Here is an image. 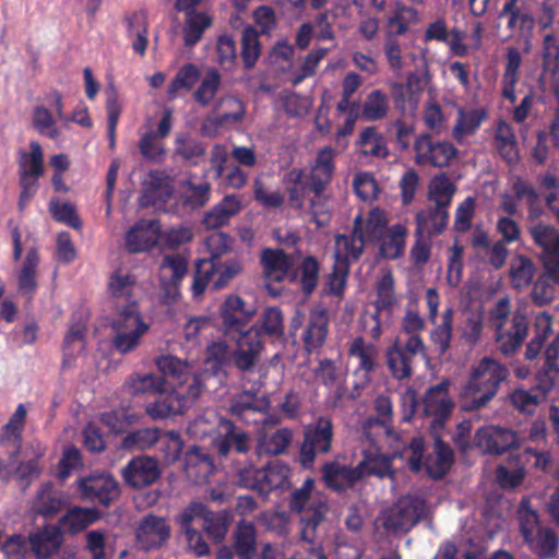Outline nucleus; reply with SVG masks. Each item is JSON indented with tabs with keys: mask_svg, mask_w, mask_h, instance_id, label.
<instances>
[{
	"mask_svg": "<svg viewBox=\"0 0 559 559\" xmlns=\"http://www.w3.org/2000/svg\"><path fill=\"white\" fill-rule=\"evenodd\" d=\"M366 240L355 227L350 235H337L335 237L334 259L337 263L349 265L352 261H356L364 252Z\"/></svg>",
	"mask_w": 559,
	"mask_h": 559,
	"instance_id": "nucleus-36",
	"label": "nucleus"
},
{
	"mask_svg": "<svg viewBox=\"0 0 559 559\" xmlns=\"http://www.w3.org/2000/svg\"><path fill=\"white\" fill-rule=\"evenodd\" d=\"M128 36L134 38L132 48L140 55H144L147 47V23L142 12H134L124 17Z\"/></svg>",
	"mask_w": 559,
	"mask_h": 559,
	"instance_id": "nucleus-52",
	"label": "nucleus"
},
{
	"mask_svg": "<svg viewBox=\"0 0 559 559\" xmlns=\"http://www.w3.org/2000/svg\"><path fill=\"white\" fill-rule=\"evenodd\" d=\"M474 442L476 448L483 453L488 454H501L512 448L519 447L516 433L500 426L479 428L475 433Z\"/></svg>",
	"mask_w": 559,
	"mask_h": 559,
	"instance_id": "nucleus-19",
	"label": "nucleus"
},
{
	"mask_svg": "<svg viewBox=\"0 0 559 559\" xmlns=\"http://www.w3.org/2000/svg\"><path fill=\"white\" fill-rule=\"evenodd\" d=\"M260 263L265 281L280 283L290 275L295 261L282 249L265 248L261 251Z\"/></svg>",
	"mask_w": 559,
	"mask_h": 559,
	"instance_id": "nucleus-25",
	"label": "nucleus"
},
{
	"mask_svg": "<svg viewBox=\"0 0 559 559\" xmlns=\"http://www.w3.org/2000/svg\"><path fill=\"white\" fill-rule=\"evenodd\" d=\"M162 438L158 428H142L129 432L122 440L126 450H145L153 447Z\"/></svg>",
	"mask_w": 559,
	"mask_h": 559,
	"instance_id": "nucleus-61",
	"label": "nucleus"
},
{
	"mask_svg": "<svg viewBox=\"0 0 559 559\" xmlns=\"http://www.w3.org/2000/svg\"><path fill=\"white\" fill-rule=\"evenodd\" d=\"M229 421L219 417L214 411L206 409L189 423L187 432L197 439H203L207 436H221L223 433V424Z\"/></svg>",
	"mask_w": 559,
	"mask_h": 559,
	"instance_id": "nucleus-45",
	"label": "nucleus"
},
{
	"mask_svg": "<svg viewBox=\"0 0 559 559\" xmlns=\"http://www.w3.org/2000/svg\"><path fill=\"white\" fill-rule=\"evenodd\" d=\"M160 286L165 290L167 297L175 299L178 292V284L182 281L188 272V261L181 254H167L163 258L159 266Z\"/></svg>",
	"mask_w": 559,
	"mask_h": 559,
	"instance_id": "nucleus-27",
	"label": "nucleus"
},
{
	"mask_svg": "<svg viewBox=\"0 0 559 559\" xmlns=\"http://www.w3.org/2000/svg\"><path fill=\"white\" fill-rule=\"evenodd\" d=\"M237 344L233 353L235 366L241 371H252L259 362L263 343L260 336V329L258 325H251L246 334L231 336Z\"/></svg>",
	"mask_w": 559,
	"mask_h": 559,
	"instance_id": "nucleus-17",
	"label": "nucleus"
},
{
	"mask_svg": "<svg viewBox=\"0 0 559 559\" xmlns=\"http://www.w3.org/2000/svg\"><path fill=\"white\" fill-rule=\"evenodd\" d=\"M378 442H372L364 438L365 442H368V448L362 450L364 460L358 464V468L361 472V477L374 475L378 477H385L392 474L391 456L382 453V449L385 444L392 445L393 441L397 439H386L383 437L373 436Z\"/></svg>",
	"mask_w": 559,
	"mask_h": 559,
	"instance_id": "nucleus-20",
	"label": "nucleus"
},
{
	"mask_svg": "<svg viewBox=\"0 0 559 559\" xmlns=\"http://www.w3.org/2000/svg\"><path fill=\"white\" fill-rule=\"evenodd\" d=\"M424 499L405 496L399 499L383 515V526L393 532H408L426 513Z\"/></svg>",
	"mask_w": 559,
	"mask_h": 559,
	"instance_id": "nucleus-13",
	"label": "nucleus"
},
{
	"mask_svg": "<svg viewBox=\"0 0 559 559\" xmlns=\"http://www.w3.org/2000/svg\"><path fill=\"white\" fill-rule=\"evenodd\" d=\"M454 310L449 307L441 314V322L435 324L430 331V341L440 355H444L451 347L453 336Z\"/></svg>",
	"mask_w": 559,
	"mask_h": 559,
	"instance_id": "nucleus-51",
	"label": "nucleus"
},
{
	"mask_svg": "<svg viewBox=\"0 0 559 559\" xmlns=\"http://www.w3.org/2000/svg\"><path fill=\"white\" fill-rule=\"evenodd\" d=\"M329 316L325 310H311L306 322L301 340L307 352L321 348L329 335Z\"/></svg>",
	"mask_w": 559,
	"mask_h": 559,
	"instance_id": "nucleus-29",
	"label": "nucleus"
},
{
	"mask_svg": "<svg viewBox=\"0 0 559 559\" xmlns=\"http://www.w3.org/2000/svg\"><path fill=\"white\" fill-rule=\"evenodd\" d=\"M185 469L189 479L195 484H202L214 472V463L209 453L195 447L186 453Z\"/></svg>",
	"mask_w": 559,
	"mask_h": 559,
	"instance_id": "nucleus-34",
	"label": "nucleus"
},
{
	"mask_svg": "<svg viewBox=\"0 0 559 559\" xmlns=\"http://www.w3.org/2000/svg\"><path fill=\"white\" fill-rule=\"evenodd\" d=\"M195 520H202V527L206 535L213 542L221 543L228 532L233 515L228 510L210 511L204 503L193 501L182 510L177 521L187 525Z\"/></svg>",
	"mask_w": 559,
	"mask_h": 559,
	"instance_id": "nucleus-9",
	"label": "nucleus"
},
{
	"mask_svg": "<svg viewBox=\"0 0 559 559\" xmlns=\"http://www.w3.org/2000/svg\"><path fill=\"white\" fill-rule=\"evenodd\" d=\"M454 183L444 174L436 176L429 185V200L435 206L448 210L455 193Z\"/></svg>",
	"mask_w": 559,
	"mask_h": 559,
	"instance_id": "nucleus-54",
	"label": "nucleus"
},
{
	"mask_svg": "<svg viewBox=\"0 0 559 559\" xmlns=\"http://www.w3.org/2000/svg\"><path fill=\"white\" fill-rule=\"evenodd\" d=\"M559 334L551 341L545 350V362L537 372V388L546 394L552 388L559 374Z\"/></svg>",
	"mask_w": 559,
	"mask_h": 559,
	"instance_id": "nucleus-39",
	"label": "nucleus"
},
{
	"mask_svg": "<svg viewBox=\"0 0 559 559\" xmlns=\"http://www.w3.org/2000/svg\"><path fill=\"white\" fill-rule=\"evenodd\" d=\"M270 401L251 391H243L233 397L230 413L245 424H280L281 417L269 412Z\"/></svg>",
	"mask_w": 559,
	"mask_h": 559,
	"instance_id": "nucleus-10",
	"label": "nucleus"
},
{
	"mask_svg": "<svg viewBox=\"0 0 559 559\" xmlns=\"http://www.w3.org/2000/svg\"><path fill=\"white\" fill-rule=\"evenodd\" d=\"M62 543V535L58 527L46 526L29 536L32 551L40 559L55 555Z\"/></svg>",
	"mask_w": 559,
	"mask_h": 559,
	"instance_id": "nucleus-38",
	"label": "nucleus"
},
{
	"mask_svg": "<svg viewBox=\"0 0 559 559\" xmlns=\"http://www.w3.org/2000/svg\"><path fill=\"white\" fill-rule=\"evenodd\" d=\"M376 415L367 418L362 424V438L371 440L376 437L388 439H397L395 432L391 428L392 420V403L386 396L380 395L374 401Z\"/></svg>",
	"mask_w": 559,
	"mask_h": 559,
	"instance_id": "nucleus-23",
	"label": "nucleus"
},
{
	"mask_svg": "<svg viewBox=\"0 0 559 559\" xmlns=\"http://www.w3.org/2000/svg\"><path fill=\"white\" fill-rule=\"evenodd\" d=\"M335 151L331 146L320 148L310 167L307 180L302 169L293 168L286 175L288 205L299 216L317 226H325L331 219L333 202L326 192L335 171Z\"/></svg>",
	"mask_w": 559,
	"mask_h": 559,
	"instance_id": "nucleus-1",
	"label": "nucleus"
},
{
	"mask_svg": "<svg viewBox=\"0 0 559 559\" xmlns=\"http://www.w3.org/2000/svg\"><path fill=\"white\" fill-rule=\"evenodd\" d=\"M255 452L258 455L276 456L284 453L293 441V430L277 428L278 424H259Z\"/></svg>",
	"mask_w": 559,
	"mask_h": 559,
	"instance_id": "nucleus-22",
	"label": "nucleus"
},
{
	"mask_svg": "<svg viewBox=\"0 0 559 559\" xmlns=\"http://www.w3.org/2000/svg\"><path fill=\"white\" fill-rule=\"evenodd\" d=\"M522 63V56L516 48L510 47L507 52V64L502 75V95L511 103H515V86L519 81V69Z\"/></svg>",
	"mask_w": 559,
	"mask_h": 559,
	"instance_id": "nucleus-50",
	"label": "nucleus"
},
{
	"mask_svg": "<svg viewBox=\"0 0 559 559\" xmlns=\"http://www.w3.org/2000/svg\"><path fill=\"white\" fill-rule=\"evenodd\" d=\"M241 202L237 195H227L213 209L207 211L202 224L206 229H217L228 224L230 218L239 213Z\"/></svg>",
	"mask_w": 559,
	"mask_h": 559,
	"instance_id": "nucleus-35",
	"label": "nucleus"
},
{
	"mask_svg": "<svg viewBox=\"0 0 559 559\" xmlns=\"http://www.w3.org/2000/svg\"><path fill=\"white\" fill-rule=\"evenodd\" d=\"M485 114L478 110L465 111L459 109L456 123L453 128V138L461 143L465 136L474 134L480 127Z\"/></svg>",
	"mask_w": 559,
	"mask_h": 559,
	"instance_id": "nucleus-57",
	"label": "nucleus"
},
{
	"mask_svg": "<svg viewBox=\"0 0 559 559\" xmlns=\"http://www.w3.org/2000/svg\"><path fill=\"white\" fill-rule=\"evenodd\" d=\"M448 380H443L436 386L430 388L424 399V414L431 417V427L433 429L443 427L454 408V403L449 396Z\"/></svg>",
	"mask_w": 559,
	"mask_h": 559,
	"instance_id": "nucleus-18",
	"label": "nucleus"
},
{
	"mask_svg": "<svg viewBox=\"0 0 559 559\" xmlns=\"http://www.w3.org/2000/svg\"><path fill=\"white\" fill-rule=\"evenodd\" d=\"M407 234L406 226L402 224H395L386 228L381 238L376 241L379 243L381 255L390 260L403 255Z\"/></svg>",
	"mask_w": 559,
	"mask_h": 559,
	"instance_id": "nucleus-42",
	"label": "nucleus"
},
{
	"mask_svg": "<svg viewBox=\"0 0 559 559\" xmlns=\"http://www.w3.org/2000/svg\"><path fill=\"white\" fill-rule=\"evenodd\" d=\"M111 326L115 331L112 346L123 355L136 349L148 331V324L142 319L136 302L121 306Z\"/></svg>",
	"mask_w": 559,
	"mask_h": 559,
	"instance_id": "nucleus-6",
	"label": "nucleus"
},
{
	"mask_svg": "<svg viewBox=\"0 0 559 559\" xmlns=\"http://www.w3.org/2000/svg\"><path fill=\"white\" fill-rule=\"evenodd\" d=\"M98 519V512L93 508H73L62 518V525L72 533L80 532Z\"/></svg>",
	"mask_w": 559,
	"mask_h": 559,
	"instance_id": "nucleus-64",
	"label": "nucleus"
},
{
	"mask_svg": "<svg viewBox=\"0 0 559 559\" xmlns=\"http://www.w3.org/2000/svg\"><path fill=\"white\" fill-rule=\"evenodd\" d=\"M376 311L390 310L396 304L394 278L391 271H385L376 284Z\"/></svg>",
	"mask_w": 559,
	"mask_h": 559,
	"instance_id": "nucleus-62",
	"label": "nucleus"
},
{
	"mask_svg": "<svg viewBox=\"0 0 559 559\" xmlns=\"http://www.w3.org/2000/svg\"><path fill=\"white\" fill-rule=\"evenodd\" d=\"M170 536V526L165 518L145 515L135 531L136 544L141 549L151 550L164 545Z\"/></svg>",
	"mask_w": 559,
	"mask_h": 559,
	"instance_id": "nucleus-24",
	"label": "nucleus"
},
{
	"mask_svg": "<svg viewBox=\"0 0 559 559\" xmlns=\"http://www.w3.org/2000/svg\"><path fill=\"white\" fill-rule=\"evenodd\" d=\"M510 278L513 287L520 289L531 284L535 266L533 261L524 255H515L510 263Z\"/></svg>",
	"mask_w": 559,
	"mask_h": 559,
	"instance_id": "nucleus-59",
	"label": "nucleus"
},
{
	"mask_svg": "<svg viewBox=\"0 0 559 559\" xmlns=\"http://www.w3.org/2000/svg\"><path fill=\"white\" fill-rule=\"evenodd\" d=\"M174 188L167 176L159 171H150L143 183L139 198L142 207H154L157 211H167V203L171 199Z\"/></svg>",
	"mask_w": 559,
	"mask_h": 559,
	"instance_id": "nucleus-21",
	"label": "nucleus"
},
{
	"mask_svg": "<svg viewBox=\"0 0 559 559\" xmlns=\"http://www.w3.org/2000/svg\"><path fill=\"white\" fill-rule=\"evenodd\" d=\"M85 329L81 324L70 328L63 341V368H71L75 356L84 348Z\"/></svg>",
	"mask_w": 559,
	"mask_h": 559,
	"instance_id": "nucleus-58",
	"label": "nucleus"
},
{
	"mask_svg": "<svg viewBox=\"0 0 559 559\" xmlns=\"http://www.w3.org/2000/svg\"><path fill=\"white\" fill-rule=\"evenodd\" d=\"M449 222V212L438 206H429L418 211L415 216L416 230L415 236L432 238L444 231Z\"/></svg>",
	"mask_w": 559,
	"mask_h": 559,
	"instance_id": "nucleus-31",
	"label": "nucleus"
},
{
	"mask_svg": "<svg viewBox=\"0 0 559 559\" xmlns=\"http://www.w3.org/2000/svg\"><path fill=\"white\" fill-rule=\"evenodd\" d=\"M510 376L506 365L491 357H483L471 368L469 377L461 391L465 411L485 407L497 395L500 385Z\"/></svg>",
	"mask_w": 559,
	"mask_h": 559,
	"instance_id": "nucleus-3",
	"label": "nucleus"
},
{
	"mask_svg": "<svg viewBox=\"0 0 559 559\" xmlns=\"http://www.w3.org/2000/svg\"><path fill=\"white\" fill-rule=\"evenodd\" d=\"M535 246L542 249V262L549 276L559 283V231L549 224L538 222L527 225Z\"/></svg>",
	"mask_w": 559,
	"mask_h": 559,
	"instance_id": "nucleus-12",
	"label": "nucleus"
},
{
	"mask_svg": "<svg viewBox=\"0 0 559 559\" xmlns=\"http://www.w3.org/2000/svg\"><path fill=\"white\" fill-rule=\"evenodd\" d=\"M206 147L199 140L190 136L188 133H179L175 140V153L182 159L192 165L198 164V159L205 155Z\"/></svg>",
	"mask_w": 559,
	"mask_h": 559,
	"instance_id": "nucleus-56",
	"label": "nucleus"
},
{
	"mask_svg": "<svg viewBox=\"0 0 559 559\" xmlns=\"http://www.w3.org/2000/svg\"><path fill=\"white\" fill-rule=\"evenodd\" d=\"M418 22L419 13L415 8L397 2L393 13L386 20L385 36H402L408 32L412 25H416Z\"/></svg>",
	"mask_w": 559,
	"mask_h": 559,
	"instance_id": "nucleus-43",
	"label": "nucleus"
},
{
	"mask_svg": "<svg viewBox=\"0 0 559 559\" xmlns=\"http://www.w3.org/2000/svg\"><path fill=\"white\" fill-rule=\"evenodd\" d=\"M495 146L507 163L513 164L520 159L513 128L506 121H500L497 126Z\"/></svg>",
	"mask_w": 559,
	"mask_h": 559,
	"instance_id": "nucleus-49",
	"label": "nucleus"
},
{
	"mask_svg": "<svg viewBox=\"0 0 559 559\" xmlns=\"http://www.w3.org/2000/svg\"><path fill=\"white\" fill-rule=\"evenodd\" d=\"M386 366L396 380H408L413 376L414 358L402 349V345L395 341L385 350Z\"/></svg>",
	"mask_w": 559,
	"mask_h": 559,
	"instance_id": "nucleus-46",
	"label": "nucleus"
},
{
	"mask_svg": "<svg viewBox=\"0 0 559 559\" xmlns=\"http://www.w3.org/2000/svg\"><path fill=\"white\" fill-rule=\"evenodd\" d=\"M234 549L239 559H257V531L248 521H240L234 532Z\"/></svg>",
	"mask_w": 559,
	"mask_h": 559,
	"instance_id": "nucleus-47",
	"label": "nucleus"
},
{
	"mask_svg": "<svg viewBox=\"0 0 559 559\" xmlns=\"http://www.w3.org/2000/svg\"><path fill=\"white\" fill-rule=\"evenodd\" d=\"M29 152H21L19 159V174L44 175V152L38 142L29 143Z\"/></svg>",
	"mask_w": 559,
	"mask_h": 559,
	"instance_id": "nucleus-60",
	"label": "nucleus"
},
{
	"mask_svg": "<svg viewBox=\"0 0 559 559\" xmlns=\"http://www.w3.org/2000/svg\"><path fill=\"white\" fill-rule=\"evenodd\" d=\"M520 531L528 548L539 558H552L557 554L556 534L539 523L538 515L528 508V501L522 500L520 510Z\"/></svg>",
	"mask_w": 559,
	"mask_h": 559,
	"instance_id": "nucleus-7",
	"label": "nucleus"
},
{
	"mask_svg": "<svg viewBox=\"0 0 559 559\" xmlns=\"http://www.w3.org/2000/svg\"><path fill=\"white\" fill-rule=\"evenodd\" d=\"M348 356L358 361L359 369L370 373L378 365L379 348L376 344L367 342L362 336H356L347 345Z\"/></svg>",
	"mask_w": 559,
	"mask_h": 559,
	"instance_id": "nucleus-41",
	"label": "nucleus"
},
{
	"mask_svg": "<svg viewBox=\"0 0 559 559\" xmlns=\"http://www.w3.org/2000/svg\"><path fill=\"white\" fill-rule=\"evenodd\" d=\"M222 330L227 337L246 334L248 323L255 310L247 307L245 300L237 295H229L219 307Z\"/></svg>",
	"mask_w": 559,
	"mask_h": 559,
	"instance_id": "nucleus-14",
	"label": "nucleus"
},
{
	"mask_svg": "<svg viewBox=\"0 0 559 559\" xmlns=\"http://www.w3.org/2000/svg\"><path fill=\"white\" fill-rule=\"evenodd\" d=\"M290 469L280 461L272 462L260 468L258 493L267 497L275 489L289 487Z\"/></svg>",
	"mask_w": 559,
	"mask_h": 559,
	"instance_id": "nucleus-32",
	"label": "nucleus"
},
{
	"mask_svg": "<svg viewBox=\"0 0 559 559\" xmlns=\"http://www.w3.org/2000/svg\"><path fill=\"white\" fill-rule=\"evenodd\" d=\"M322 478L326 487L342 491L353 487L362 477L358 465L350 467L338 462H329L322 466Z\"/></svg>",
	"mask_w": 559,
	"mask_h": 559,
	"instance_id": "nucleus-30",
	"label": "nucleus"
},
{
	"mask_svg": "<svg viewBox=\"0 0 559 559\" xmlns=\"http://www.w3.org/2000/svg\"><path fill=\"white\" fill-rule=\"evenodd\" d=\"M159 241V224L154 219L138 222L126 236V245L130 252H145Z\"/></svg>",
	"mask_w": 559,
	"mask_h": 559,
	"instance_id": "nucleus-28",
	"label": "nucleus"
},
{
	"mask_svg": "<svg viewBox=\"0 0 559 559\" xmlns=\"http://www.w3.org/2000/svg\"><path fill=\"white\" fill-rule=\"evenodd\" d=\"M356 145L359 154L365 157L384 159L390 155L386 141L376 127L362 129Z\"/></svg>",
	"mask_w": 559,
	"mask_h": 559,
	"instance_id": "nucleus-44",
	"label": "nucleus"
},
{
	"mask_svg": "<svg viewBox=\"0 0 559 559\" xmlns=\"http://www.w3.org/2000/svg\"><path fill=\"white\" fill-rule=\"evenodd\" d=\"M389 216L388 213L380 209L373 207L371 209L366 217L358 215L354 219V227L358 230L359 234L366 241L376 242L382 236V234L388 228Z\"/></svg>",
	"mask_w": 559,
	"mask_h": 559,
	"instance_id": "nucleus-33",
	"label": "nucleus"
},
{
	"mask_svg": "<svg viewBox=\"0 0 559 559\" xmlns=\"http://www.w3.org/2000/svg\"><path fill=\"white\" fill-rule=\"evenodd\" d=\"M389 111V98L380 90L370 92L362 105V117L369 121L381 120Z\"/></svg>",
	"mask_w": 559,
	"mask_h": 559,
	"instance_id": "nucleus-63",
	"label": "nucleus"
},
{
	"mask_svg": "<svg viewBox=\"0 0 559 559\" xmlns=\"http://www.w3.org/2000/svg\"><path fill=\"white\" fill-rule=\"evenodd\" d=\"M39 264V255L35 248H31L19 274V289L32 297L37 288L36 273Z\"/></svg>",
	"mask_w": 559,
	"mask_h": 559,
	"instance_id": "nucleus-53",
	"label": "nucleus"
},
{
	"mask_svg": "<svg viewBox=\"0 0 559 559\" xmlns=\"http://www.w3.org/2000/svg\"><path fill=\"white\" fill-rule=\"evenodd\" d=\"M212 447L221 459L229 460L233 464V459L241 460L240 456L250 451V437L237 429L233 421L224 423L223 433L213 438Z\"/></svg>",
	"mask_w": 559,
	"mask_h": 559,
	"instance_id": "nucleus-15",
	"label": "nucleus"
},
{
	"mask_svg": "<svg viewBox=\"0 0 559 559\" xmlns=\"http://www.w3.org/2000/svg\"><path fill=\"white\" fill-rule=\"evenodd\" d=\"M453 464V451L449 444L440 438H436L433 451L426 459L425 465L428 474L435 478H441Z\"/></svg>",
	"mask_w": 559,
	"mask_h": 559,
	"instance_id": "nucleus-48",
	"label": "nucleus"
},
{
	"mask_svg": "<svg viewBox=\"0 0 559 559\" xmlns=\"http://www.w3.org/2000/svg\"><path fill=\"white\" fill-rule=\"evenodd\" d=\"M334 426L332 419L320 416L304 429V439L299 450V462L302 467H311L318 455L332 451Z\"/></svg>",
	"mask_w": 559,
	"mask_h": 559,
	"instance_id": "nucleus-8",
	"label": "nucleus"
},
{
	"mask_svg": "<svg viewBox=\"0 0 559 559\" xmlns=\"http://www.w3.org/2000/svg\"><path fill=\"white\" fill-rule=\"evenodd\" d=\"M414 162L418 166L448 167L456 157L457 148L448 141H435L430 133H420L415 138Z\"/></svg>",
	"mask_w": 559,
	"mask_h": 559,
	"instance_id": "nucleus-11",
	"label": "nucleus"
},
{
	"mask_svg": "<svg viewBox=\"0 0 559 559\" xmlns=\"http://www.w3.org/2000/svg\"><path fill=\"white\" fill-rule=\"evenodd\" d=\"M136 288V278L128 270L118 269L111 273L108 281V293L111 298L122 301V306L136 302L133 298ZM121 307L118 306V309Z\"/></svg>",
	"mask_w": 559,
	"mask_h": 559,
	"instance_id": "nucleus-37",
	"label": "nucleus"
},
{
	"mask_svg": "<svg viewBox=\"0 0 559 559\" xmlns=\"http://www.w3.org/2000/svg\"><path fill=\"white\" fill-rule=\"evenodd\" d=\"M126 389L131 395L139 394H159V399L168 392L167 381L155 373H134L124 383Z\"/></svg>",
	"mask_w": 559,
	"mask_h": 559,
	"instance_id": "nucleus-40",
	"label": "nucleus"
},
{
	"mask_svg": "<svg viewBox=\"0 0 559 559\" xmlns=\"http://www.w3.org/2000/svg\"><path fill=\"white\" fill-rule=\"evenodd\" d=\"M510 376L506 365L491 357H483L471 368L469 377L461 391L465 411L485 407L497 395L500 385Z\"/></svg>",
	"mask_w": 559,
	"mask_h": 559,
	"instance_id": "nucleus-4",
	"label": "nucleus"
},
{
	"mask_svg": "<svg viewBox=\"0 0 559 559\" xmlns=\"http://www.w3.org/2000/svg\"><path fill=\"white\" fill-rule=\"evenodd\" d=\"M78 490L83 500L108 506L119 497V486L108 474H91L78 480Z\"/></svg>",
	"mask_w": 559,
	"mask_h": 559,
	"instance_id": "nucleus-16",
	"label": "nucleus"
},
{
	"mask_svg": "<svg viewBox=\"0 0 559 559\" xmlns=\"http://www.w3.org/2000/svg\"><path fill=\"white\" fill-rule=\"evenodd\" d=\"M156 366L165 380L171 379L178 384L185 383L191 376L187 393L180 390L168 391L167 394L146 406L147 414L153 419L166 418L182 413L192 405L203 391V373H195L193 362L181 360L171 355H165L156 360Z\"/></svg>",
	"mask_w": 559,
	"mask_h": 559,
	"instance_id": "nucleus-2",
	"label": "nucleus"
},
{
	"mask_svg": "<svg viewBox=\"0 0 559 559\" xmlns=\"http://www.w3.org/2000/svg\"><path fill=\"white\" fill-rule=\"evenodd\" d=\"M160 475L156 460L139 456L131 460L122 469L126 483L133 488H142L155 483Z\"/></svg>",
	"mask_w": 559,
	"mask_h": 559,
	"instance_id": "nucleus-26",
	"label": "nucleus"
},
{
	"mask_svg": "<svg viewBox=\"0 0 559 559\" xmlns=\"http://www.w3.org/2000/svg\"><path fill=\"white\" fill-rule=\"evenodd\" d=\"M289 508L294 512L305 513L300 521V536L302 540L313 545L318 536V527L324 521L329 506L318 492H314L312 478H307L301 487L292 492Z\"/></svg>",
	"mask_w": 559,
	"mask_h": 559,
	"instance_id": "nucleus-5",
	"label": "nucleus"
},
{
	"mask_svg": "<svg viewBox=\"0 0 559 559\" xmlns=\"http://www.w3.org/2000/svg\"><path fill=\"white\" fill-rule=\"evenodd\" d=\"M221 83L222 79L219 72L216 69H210L193 93L194 100L202 107L210 106L215 99Z\"/></svg>",
	"mask_w": 559,
	"mask_h": 559,
	"instance_id": "nucleus-55",
	"label": "nucleus"
}]
</instances>
